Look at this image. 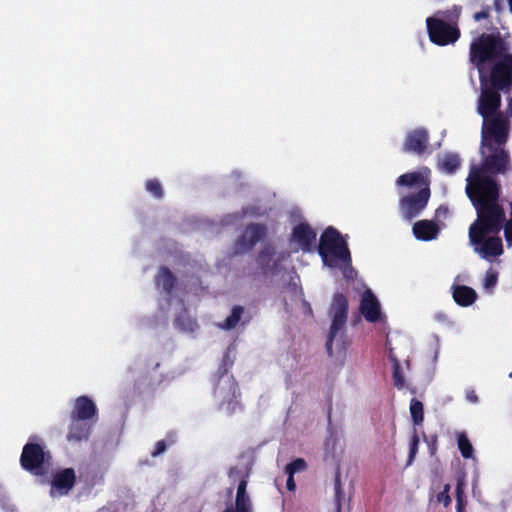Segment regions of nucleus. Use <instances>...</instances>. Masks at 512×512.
<instances>
[{"label": "nucleus", "instance_id": "obj_1", "mask_svg": "<svg viewBox=\"0 0 512 512\" xmlns=\"http://www.w3.org/2000/svg\"><path fill=\"white\" fill-rule=\"evenodd\" d=\"M466 192L477 211V220L471 225L472 239L478 240L482 229L501 231L505 221V212L498 204L499 186L490 176L484 175L479 169L473 172L472 180Z\"/></svg>", "mask_w": 512, "mask_h": 512}, {"label": "nucleus", "instance_id": "obj_2", "mask_svg": "<svg viewBox=\"0 0 512 512\" xmlns=\"http://www.w3.org/2000/svg\"><path fill=\"white\" fill-rule=\"evenodd\" d=\"M509 47L498 29L482 33L470 44L469 57L480 71L487 63H493L508 53Z\"/></svg>", "mask_w": 512, "mask_h": 512}, {"label": "nucleus", "instance_id": "obj_3", "mask_svg": "<svg viewBox=\"0 0 512 512\" xmlns=\"http://www.w3.org/2000/svg\"><path fill=\"white\" fill-rule=\"evenodd\" d=\"M317 249L323 263L330 268L337 267L339 262L351 264L347 242L332 226L327 227L321 234Z\"/></svg>", "mask_w": 512, "mask_h": 512}, {"label": "nucleus", "instance_id": "obj_4", "mask_svg": "<svg viewBox=\"0 0 512 512\" xmlns=\"http://www.w3.org/2000/svg\"><path fill=\"white\" fill-rule=\"evenodd\" d=\"M232 365L233 361L226 353L218 368V381L214 387V394L220 399L221 408L225 409L229 415L235 413L241 407L238 400L241 395L238 383L232 375H227Z\"/></svg>", "mask_w": 512, "mask_h": 512}, {"label": "nucleus", "instance_id": "obj_5", "mask_svg": "<svg viewBox=\"0 0 512 512\" xmlns=\"http://www.w3.org/2000/svg\"><path fill=\"white\" fill-rule=\"evenodd\" d=\"M332 317L331 327L325 344L329 356H333L332 344L336 335L341 331L347 322L348 299L342 293H335L329 311Z\"/></svg>", "mask_w": 512, "mask_h": 512}, {"label": "nucleus", "instance_id": "obj_6", "mask_svg": "<svg viewBox=\"0 0 512 512\" xmlns=\"http://www.w3.org/2000/svg\"><path fill=\"white\" fill-rule=\"evenodd\" d=\"M426 26L431 42L439 46L453 44L460 37V30L457 25L448 24L438 17H428Z\"/></svg>", "mask_w": 512, "mask_h": 512}, {"label": "nucleus", "instance_id": "obj_7", "mask_svg": "<svg viewBox=\"0 0 512 512\" xmlns=\"http://www.w3.org/2000/svg\"><path fill=\"white\" fill-rule=\"evenodd\" d=\"M267 235V226L262 223L248 224L233 244V254L242 255L252 250Z\"/></svg>", "mask_w": 512, "mask_h": 512}, {"label": "nucleus", "instance_id": "obj_8", "mask_svg": "<svg viewBox=\"0 0 512 512\" xmlns=\"http://www.w3.org/2000/svg\"><path fill=\"white\" fill-rule=\"evenodd\" d=\"M44 462L45 452L42 445L30 442L24 445L20 456V464L24 470L42 476L45 473Z\"/></svg>", "mask_w": 512, "mask_h": 512}, {"label": "nucleus", "instance_id": "obj_9", "mask_svg": "<svg viewBox=\"0 0 512 512\" xmlns=\"http://www.w3.org/2000/svg\"><path fill=\"white\" fill-rule=\"evenodd\" d=\"M490 72L491 86L496 90H508L512 87V54L507 53L497 61Z\"/></svg>", "mask_w": 512, "mask_h": 512}, {"label": "nucleus", "instance_id": "obj_10", "mask_svg": "<svg viewBox=\"0 0 512 512\" xmlns=\"http://www.w3.org/2000/svg\"><path fill=\"white\" fill-rule=\"evenodd\" d=\"M430 195L429 185H424L417 193L402 197L399 204L404 218L412 220L418 216L426 208Z\"/></svg>", "mask_w": 512, "mask_h": 512}, {"label": "nucleus", "instance_id": "obj_11", "mask_svg": "<svg viewBox=\"0 0 512 512\" xmlns=\"http://www.w3.org/2000/svg\"><path fill=\"white\" fill-rule=\"evenodd\" d=\"M482 234L478 233V240L472 239L471 227L469 228V238L473 245L476 246V251L481 254L483 258L497 257L503 253V244L499 236H492L486 238L488 234H498L500 231H488L482 229Z\"/></svg>", "mask_w": 512, "mask_h": 512}, {"label": "nucleus", "instance_id": "obj_12", "mask_svg": "<svg viewBox=\"0 0 512 512\" xmlns=\"http://www.w3.org/2000/svg\"><path fill=\"white\" fill-rule=\"evenodd\" d=\"M275 255V248L272 244L267 243L263 245L256 256V263L261 273L267 275H277L281 271V262L289 256L284 253L280 254L277 259H273Z\"/></svg>", "mask_w": 512, "mask_h": 512}, {"label": "nucleus", "instance_id": "obj_13", "mask_svg": "<svg viewBox=\"0 0 512 512\" xmlns=\"http://www.w3.org/2000/svg\"><path fill=\"white\" fill-rule=\"evenodd\" d=\"M483 136L491 137L498 145L506 143L509 134V120L502 113L484 119Z\"/></svg>", "mask_w": 512, "mask_h": 512}, {"label": "nucleus", "instance_id": "obj_14", "mask_svg": "<svg viewBox=\"0 0 512 512\" xmlns=\"http://www.w3.org/2000/svg\"><path fill=\"white\" fill-rule=\"evenodd\" d=\"M429 145V133L423 127L409 131L402 145V151L409 154L422 155Z\"/></svg>", "mask_w": 512, "mask_h": 512}, {"label": "nucleus", "instance_id": "obj_15", "mask_svg": "<svg viewBox=\"0 0 512 512\" xmlns=\"http://www.w3.org/2000/svg\"><path fill=\"white\" fill-rule=\"evenodd\" d=\"M500 90L493 87L483 89L478 100V113L484 118L488 119L499 112L501 106Z\"/></svg>", "mask_w": 512, "mask_h": 512}, {"label": "nucleus", "instance_id": "obj_16", "mask_svg": "<svg viewBox=\"0 0 512 512\" xmlns=\"http://www.w3.org/2000/svg\"><path fill=\"white\" fill-rule=\"evenodd\" d=\"M70 418H78L96 423L98 421L97 406L90 397L86 395L79 396L74 401Z\"/></svg>", "mask_w": 512, "mask_h": 512}, {"label": "nucleus", "instance_id": "obj_17", "mask_svg": "<svg viewBox=\"0 0 512 512\" xmlns=\"http://www.w3.org/2000/svg\"><path fill=\"white\" fill-rule=\"evenodd\" d=\"M359 311L368 322L375 323L380 320L381 306L370 289H366L361 295Z\"/></svg>", "mask_w": 512, "mask_h": 512}, {"label": "nucleus", "instance_id": "obj_18", "mask_svg": "<svg viewBox=\"0 0 512 512\" xmlns=\"http://www.w3.org/2000/svg\"><path fill=\"white\" fill-rule=\"evenodd\" d=\"M76 475L73 468H66L53 475L51 483V495H66L73 488Z\"/></svg>", "mask_w": 512, "mask_h": 512}, {"label": "nucleus", "instance_id": "obj_19", "mask_svg": "<svg viewBox=\"0 0 512 512\" xmlns=\"http://www.w3.org/2000/svg\"><path fill=\"white\" fill-rule=\"evenodd\" d=\"M292 239L303 252L313 250L316 241V232L307 223H300L292 230Z\"/></svg>", "mask_w": 512, "mask_h": 512}, {"label": "nucleus", "instance_id": "obj_20", "mask_svg": "<svg viewBox=\"0 0 512 512\" xmlns=\"http://www.w3.org/2000/svg\"><path fill=\"white\" fill-rule=\"evenodd\" d=\"M87 420H80L78 418H70V425L66 439L68 442H81L87 440L91 434L92 426Z\"/></svg>", "mask_w": 512, "mask_h": 512}, {"label": "nucleus", "instance_id": "obj_21", "mask_svg": "<svg viewBox=\"0 0 512 512\" xmlns=\"http://www.w3.org/2000/svg\"><path fill=\"white\" fill-rule=\"evenodd\" d=\"M249 471H246L237 486L235 512H252V502L247 494Z\"/></svg>", "mask_w": 512, "mask_h": 512}, {"label": "nucleus", "instance_id": "obj_22", "mask_svg": "<svg viewBox=\"0 0 512 512\" xmlns=\"http://www.w3.org/2000/svg\"><path fill=\"white\" fill-rule=\"evenodd\" d=\"M413 234L421 241H431L439 234V226L432 220H419L413 225Z\"/></svg>", "mask_w": 512, "mask_h": 512}, {"label": "nucleus", "instance_id": "obj_23", "mask_svg": "<svg viewBox=\"0 0 512 512\" xmlns=\"http://www.w3.org/2000/svg\"><path fill=\"white\" fill-rule=\"evenodd\" d=\"M508 154L504 150L495 151L483 162V169L490 173H502L506 170Z\"/></svg>", "mask_w": 512, "mask_h": 512}, {"label": "nucleus", "instance_id": "obj_24", "mask_svg": "<svg viewBox=\"0 0 512 512\" xmlns=\"http://www.w3.org/2000/svg\"><path fill=\"white\" fill-rule=\"evenodd\" d=\"M452 296L457 305L462 307H468L477 300L476 291L466 285H453Z\"/></svg>", "mask_w": 512, "mask_h": 512}, {"label": "nucleus", "instance_id": "obj_25", "mask_svg": "<svg viewBox=\"0 0 512 512\" xmlns=\"http://www.w3.org/2000/svg\"><path fill=\"white\" fill-rule=\"evenodd\" d=\"M155 284L157 287H161L165 293L170 295L177 285V277L168 267L161 266L155 275Z\"/></svg>", "mask_w": 512, "mask_h": 512}, {"label": "nucleus", "instance_id": "obj_26", "mask_svg": "<svg viewBox=\"0 0 512 512\" xmlns=\"http://www.w3.org/2000/svg\"><path fill=\"white\" fill-rule=\"evenodd\" d=\"M397 186H405V187H424V185H429V183L425 180L423 175L420 172H409L400 175L396 180Z\"/></svg>", "mask_w": 512, "mask_h": 512}, {"label": "nucleus", "instance_id": "obj_27", "mask_svg": "<svg viewBox=\"0 0 512 512\" xmlns=\"http://www.w3.org/2000/svg\"><path fill=\"white\" fill-rule=\"evenodd\" d=\"M174 325L178 330L186 333H194L199 328L196 319L192 318L186 310L177 315Z\"/></svg>", "mask_w": 512, "mask_h": 512}, {"label": "nucleus", "instance_id": "obj_28", "mask_svg": "<svg viewBox=\"0 0 512 512\" xmlns=\"http://www.w3.org/2000/svg\"><path fill=\"white\" fill-rule=\"evenodd\" d=\"M456 440H457L458 449H459L462 457L465 459L473 458L474 448H473L472 443L468 439L467 434L465 432H457Z\"/></svg>", "mask_w": 512, "mask_h": 512}, {"label": "nucleus", "instance_id": "obj_29", "mask_svg": "<svg viewBox=\"0 0 512 512\" xmlns=\"http://www.w3.org/2000/svg\"><path fill=\"white\" fill-rule=\"evenodd\" d=\"M244 313V307L236 305L232 308L231 314L220 324V327L224 330L234 329L240 322L242 314Z\"/></svg>", "mask_w": 512, "mask_h": 512}, {"label": "nucleus", "instance_id": "obj_30", "mask_svg": "<svg viewBox=\"0 0 512 512\" xmlns=\"http://www.w3.org/2000/svg\"><path fill=\"white\" fill-rule=\"evenodd\" d=\"M462 12V7L459 5H453L452 8L445 11H437L434 17H442L446 19L448 24L457 25Z\"/></svg>", "mask_w": 512, "mask_h": 512}, {"label": "nucleus", "instance_id": "obj_31", "mask_svg": "<svg viewBox=\"0 0 512 512\" xmlns=\"http://www.w3.org/2000/svg\"><path fill=\"white\" fill-rule=\"evenodd\" d=\"M460 167V158L457 154L448 153L441 161V169L448 174L455 173Z\"/></svg>", "mask_w": 512, "mask_h": 512}, {"label": "nucleus", "instance_id": "obj_32", "mask_svg": "<svg viewBox=\"0 0 512 512\" xmlns=\"http://www.w3.org/2000/svg\"><path fill=\"white\" fill-rule=\"evenodd\" d=\"M410 414L412 421L415 425L422 424L424 420V407L423 403L415 398L410 403Z\"/></svg>", "mask_w": 512, "mask_h": 512}, {"label": "nucleus", "instance_id": "obj_33", "mask_svg": "<svg viewBox=\"0 0 512 512\" xmlns=\"http://www.w3.org/2000/svg\"><path fill=\"white\" fill-rule=\"evenodd\" d=\"M389 357L393 362V373H392L393 384L397 389L400 390V389L404 388V386H405V378L402 373L398 359L396 357H394L392 354H390Z\"/></svg>", "mask_w": 512, "mask_h": 512}, {"label": "nucleus", "instance_id": "obj_34", "mask_svg": "<svg viewBox=\"0 0 512 512\" xmlns=\"http://www.w3.org/2000/svg\"><path fill=\"white\" fill-rule=\"evenodd\" d=\"M146 190L157 199H161L164 195L162 185L158 179H150L146 182Z\"/></svg>", "mask_w": 512, "mask_h": 512}, {"label": "nucleus", "instance_id": "obj_35", "mask_svg": "<svg viewBox=\"0 0 512 512\" xmlns=\"http://www.w3.org/2000/svg\"><path fill=\"white\" fill-rule=\"evenodd\" d=\"M418 445H419V436H418V434L415 431L414 434L412 435L411 439H410V443H409V456H408V461H407L406 466L411 465L412 462L414 461V459L416 457V454L418 452Z\"/></svg>", "mask_w": 512, "mask_h": 512}, {"label": "nucleus", "instance_id": "obj_36", "mask_svg": "<svg viewBox=\"0 0 512 512\" xmlns=\"http://www.w3.org/2000/svg\"><path fill=\"white\" fill-rule=\"evenodd\" d=\"M306 467H307V465H306L305 460L302 459V458H297V459L293 460L292 462H290L285 467V472L287 474H293L294 475L297 472L305 470Z\"/></svg>", "mask_w": 512, "mask_h": 512}, {"label": "nucleus", "instance_id": "obj_37", "mask_svg": "<svg viewBox=\"0 0 512 512\" xmlns=\"http://www.w3.org/2000/svg\"><path fill=\"white\" fill-rule=\"evenodd\" d=\"M334 489H335L336 512H341V506H342L341 502H342V499H343V491H342V487H341V482H340L339 476H337L336 479H335Z\"/></svg>", "mask_w": 512, "mask_h": 512}, {"label": "nucleus", "instance_id": "obj_38", "mask_svg": "<svg viewBox=\"0 0 512 512\" xmlns=\"http://www.w3.org/2000/svg\"><path fill=\"white\" fill-rule=\"evenodd\" d=\"M451 486L450 484H445L443 490L437 494V502L442 503L445 507H448L451 504V497L449 495Z\"/></svg>", "mask_w": 512, "mask_h": 512}, {"label": "nucleus", "instance_id": "obj_39", "mask_svg": "<svg viewBox=\"0 0 512 512\" xmlns=\"http://www.w3.org/2000/svg\"><path fill=\"white\" fill-rule=\"evenodd\" d=\"M465 486H466L465 477L464 476L457 477V483H456V489H455L456 499L465 498Z\"/></svg>", "mask_w": 512, "mask_h": 512}, {"label": "nucleus", "instance_id": "obj_40", "mask_svg": "<svg viewBox=\"0 0 512 512\" xmlns=\"http://www.w3.org/2000/svg\"><path fill=\"white\" fill-rule=\"evenodd\" d=\"M498 273L493 270H488L485 275V287L492 288L497 284Z\"/></svg>", "mask_w": 512, "mask_h": 512}, {"label": "nucleus", "instance_id": "obj_41", "mask_svg": "<svg viewBox=\"0 0 512 512\" xmlns=\"http://www.w3.org/2000/svg\"><path fill=\"white\" fill-rule=\"evenodd\" d=\"M246 471L250 472V469L246 468L245 470H243L237 466H234V467L230 468V470L228 472V476L230 479H233V480H236L237 478H240V480H241Z\"/></svg>", "mask_w": 512, "mask_h": 512}, {"label": "nucleus", "instance_id": "obj_42", "mask_svg": "<svg viewBox=\"0 0 512 512\" xmlns=\"http://www.w3.org/2000/svg\"><path fill=\"white\" fill-rule=\"evenodd\" d=\"M167 449V444L165 440H160L156 442L154 450L151 452L152 457H157L160 454L164 453Z\"/></svg>", "mask_w": 512, "mask_h": 512}, {"label": "nucleus", "instance_id": "obj_43", "mask_svg": "<svg viewBox=\"0 0 512 512\" xmlns=\"http://www.w3.org/2000/svg\"><path fill=\"white\" fill-rule=\"evenodd\" d=\"M287 289L295 296L296 298H302L303 297V290L301 287H299L296 283L290 282L287 285Z\"/></svg>", "mask_w": 512, "mask_h": 512}, {"label": "nucleus", "instance_id": "obj_44", "mask_svg": "<svg viewBox=\"0 0 512 512\" xmlns=\"http://www.w3.org/2000/svg\"><path fill=\"white\" fill-rule=\"evenodd\" d=\"M490 7L489 6H486L485 8H483L481 11L479 12H476L473 16L474 20L475 21H481L482 19H487L489 18L490 16Z\"/></svg>", "mask_w": 512, "mask_h": 512}, {"label": "nucleus", "instance_id": "obj_45", "mask_svg": "<svg viewBox=\"0 0 512 512\" xmlns=\"http://www.w3.org/2000/svg\"><path fill=\"white\" fill-rule=\"evenodd\" d=\"M429 446V452L431 455H434L437 450V438L436 436H432L429 441H427Z\"/></svg>", "mask_w": 512, "mask_h": 512}, {"label": "nucleus", "instance_id": "obj_46", "mask_svg": "<svg viewBox=\"0 0 512 512\" xmlns=\"http://www.w3.org/2000/svg\"><path fill=\"white\" fill-rule=\"evenodd\" d=\"M465 498L456 499V512H465Z\"/></svg>", "mask_w": 512, "mask_h": 512}, {"label": "nucleus", "instance_id": "obj_47", "mask_svg": "<svg viewBox=\"0 0 512 512\" xmlns=\"http://www.w3.org/2000/svg\"><path fill=\"white\" fill-rule=\"evenodd\" d=\"M466 398L471 403H477L478 402V396L474 390H469L466 393Z\"/></svg>", "mask_w": 512, "mask_h": 512}, {"label": "nucleus", "instance_id": "obj_48", "mask_svg": "<svg viewBox=\"0 0 512 512\" xmlns=\"http://www.w3.org/2000/svg\"><path fill=\"white\" fill-rule=\"evenodd\" d=\"M293 476H294L293 474H288V478H287L286 485H287V489L290 491H294L296 488V484H295Z\"/></svg>", "mask_w": 512, "mask_h": 512}, {"label": "nucleus", "instance_id": "obj_49", "mask_svg": "<svg viewBox=\"0 0 512 512\" xmlns=\"http://www.w3.org/2000/svg\"><path fill=\"white\" fill-rule=\"evenodd\" d=\"M301 299H302V306L305 310V313L309 316H313V310L311 308L310 303L308 301H306L305 299H303V297Z\"/></svg>", "mask_w": 512, "mask_h": 512}, {"label": "nucleus", "instance_id": "obj_50", "mask_svg": "<svg viewBox=\"0 0 512 512\" xmlns=\"http://www.w3.org/2000/svg\"><path fill=\"white\" fill-rule=\"evenodd\" d=\"M494 6L497 11L501 10V0H494Z\"/></svg>", "mask_w": 512, "mask_h": 512}, {"label": "nucleus", "instance_id": "obj_51", "mask_svg": "<svg viewBox=\"0 0 512 512\" xmlns=\"http://www.w3.org/2000/svg\"><path fill=\"white\" fill-rule=\"evenodd\" d=\"M509 4L510 11L512 12V0H507Z\"/></svg>", "mask_w": 512, "mask_h": 512}, {"label": "nucleus", "instance_id": "obj_52", "mask_svg": "<svg viewBox=\"0 0 512 512\" xmlns=\"http://www.w3.org/2000/svg\"><path fill=\"white\" fill-rule=\"evenodd\" d=\"M442 210V207H439L436 211V213L438 214L440 211Z\"/></svg>", "mask_w": 512, "mask_h": 512}, {"label": "nucleus", "instance_id": "obj_53", "mask_svg": "<svg viewBox=\"0 0 512 512\" xmlns=\"http://www.w3.org/2000/svg\"><path fill=\"white\" fill-rule=\"evenodd\" d=\"M509 376H510V378H512V372L510 373V375H509Z\"/></svg>", "mask_w": 512, "mask_h": 512}, {"label": "nucleus", "instance_id": "obj_54", "mask_svg": "<svg viewBox=\"0 0 512 512\" xmlns=\"http://www.w3.org/2000/svg\"><path fill=\"white\" fill-rule=\"evenodd\" d=\"M511 207H512V204H511Z\"/></svg>", "mask_w": 512, "mask_h": 512}]
</instances>
